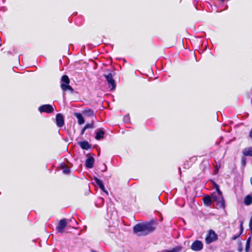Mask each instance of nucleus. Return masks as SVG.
I'll return each instance as SVG.
<instances>
[{
    "instance_id": "1",
    "label": "nucleus",
    "mask_w": 252,
    "mask_h": 252,
    "mask_svg": "<svg viewBox=\"0 0 252 252\" xmlns=\"http://www.w3.org/2000/svg\"><path fill=\"white\" fill-rule=\"evenodd\" d=\"M156 228V223L153 221L139 223L133 227V232L138 236H145L153 232Z\"/></svg>"
},
{
    "instance_id": "2",
    "label": "nucleus",
    "mask_w": 252,
    "mask_h": 252,
    "mask_svg": "<svg viewBox=\"0 0 252 252\" xmlns=\"http://www.w3.org/2000/svg\"><path fill=\"white\" fill-rule=\"evenodd\" d=\"M213 202L216 203L214 205L217 209H224L225 208V201L222 196H217L216 195L213 194Z\"/></svg>"
},
{
    "instance_id": "3",
    "label": "nucleus",
    "mask_w": 252,
    "mask_h": 252,
    "mask_svg": "<svg viewBox=\"0 0 252 252\" xmlns=\"http://www.w3.org/2000/svg\"><path fill=\"white\" fill-rule=\"evenodd\" d=\"M217 235L216 233L213 230H210L205 240L207 244H210L217 240Z\"/></svg>"
},
{
    "instance_id": "4",
    "label": "nucleus",
    "mask_w": 252,
    "mask_h": 252,
    "mask_svg": "<svg viewBox=\"0 0 252 252\" xmlns=\"http://www.w3.org/2000/svg\"><path fill=\"white\" fill-rule=\"evenodd\" d=\"M203 247V244L201 241L196 240L191 245V249L194 251H200Z\"/></svg>"
},
{
    "instance_id": "5",
    "label": "nucleus",
    "mask_w": 252,
    "mask_h": 252,
    "mask_svg": "<svg viewBox=\"0 0 252 252\" xmlns=\"http://www.w3.org/2000/svg\"><path fill=\"white\" fill-rule=\"evenodd\" d=\"M104 76L106 78L107 82L110 85V87L111 86V90L114 89L116 87V84L115 80L113 79L112 73H110L108 74H105Z\"/></svg>"
},
{
    "instance_id": "6",
    "label": "nucleus",
    "mask_w": 252,
    "mask_h": 252,
    "mask_svg": "<svg viewBox=\"0 0 252 252\" xmlns=\"http://www.w3.org/2000/svg\"><path fill=\"white\" fill-rule=\"evenodd\" d=\"M67 225V221L65 219H62L60 220L56 229L59 233H62L63 232L64 229Z\"/></svg>"
},
{
    "instance_id": "7",
    "label": "nucleus",
    "mask_w": 252,
    "mask_h": 252,
    "mask_svg": "<svg viewBox=\"0 0 252 252\" xmlns=\"http://www.w3.org/2000/svg\"><path fill=\"white\" fill-rule=\"evenodd\" d=\"M38 110L41 112H46L47 113H51L53 111L54 108L52 105L49 104H45L40 106L38 108Z\"/></svg>"
},
{
    "instance_id": "8",
    "label": "nucleus",
    "mask_w": 252,
    "mask_h": 252,
    "mask_svg": "<svg viewBox=\"0 0 252 252\" xmlns=\"http://www.w3.org/2000/svg\"><path fill=\"white\" fill-rule=\"evenodd\" d=\"M56 123L57 126L59 127H62L64 125V119L63 115L60 114H57L56 116Z\"/></svg>"
},
{
    "instance_id": "9",
    "label": "nucleus",
    "mask_w": 252,
    "mask_h": 252,
    "mask_svg": "<svg viewBox=\"0 0 252 252\" xmlns=\"http://www.w3.org/2000/svg\"><path fill=\"white\" fill-rule=\"evenodd\" d=\"M94 162V159L93 157H90L87 158L85 161V166L87 168H92Z\"/></svg>"
},
{
    "instance_id": "10",
    "label": "nucleus",
    "mask_w": 252,
    "mask_h": 252,
    "mask_svg": "<svg viewBox=\"0 0 252 252\" xmlns=\"http://www.w3.org/2000/svg\"><path fill=\"white\" fill-rule=\"evenodd\" d=\"M203 201L204 202V204L205 206L207 207L210 206L212 202H213V194L212 195V196L210 197L209 195H206L203 198Z\"/></svg>"
},
{
    "instance_id": "11",
    "label": "nucleus",
    "mask_w": 252,
    "mask_h": 252,
    "mask_svg": "<svg viewBox=\"0 0 252 252\" xmlns=\"http://www.w3.org/2000/svg\"><path fill=\"white\" fill-rule=\"evenodd\" d=\"M104 133L105 132L102 128L97 129L96 131V135L95 137V139L97 140H100L103 138Z\"/></svg>"
},
{
    "instance_id": "12",
    "label": "nucleus",
    "mask_w": 252,
    "mask_h": 252,
    "mask_svg": "<svg viewBox=\"0 0 252 252\" xmlns=\"http://www.w3.org/2000/svg\"><path fill=\"white\" fill-rule=\"evenodd\" d=\"M74 116L77 118L78 120V123L79 125H82L84 123V119L81 113H75Z\"/></svg>"
},
{
    "instance_id": "13",
    "label": "nucleus",
    "mask_w": 252,
    "mask_h": 252,
    "mask_svg": "<svg viewBox=\"0 0 252 252\" xmlns=\"http://www.w3.org/2000/svg\"><path fill=\"white\" fill-rule=\"evenodd\" d=\"M79 146L83 149L88 150L90 148L91 146L87 141H81L78 143Z\"/></svg>"
},
{
    "instance_id": "14",
    "label": "nucleus",
    "mask_w": 252,
    "mask_h": 252,
    "mask_svg": "<svg viewBox=\"0 0 252 252\" xmlns=\"http://www.w3.org/2000/svg\"><path fill=\"white\" fill-rule=\"evenodd\" d=\"M243 154L245 156H252V147L245 148L243 151Z\"/></svg>"
},
{
    "instance_id": "15",
    "label": "nucleus",
    "mask_w": 252,
    "mask_h": 252,
    "mask_svg": "<svg viewBox=\"0 0 252 252\" xmlns=\"http://www.w3.org/2000/svg\"><path fill=\"white\" fill-rule=\"evenodd\" d=\"M244 203L246 205L249 206L252 204V196L247 195L244 199Z\"/></svg>"
},
{
    "instance_id": "16",
    "label": "nucleus",
    "mask_w": 252,
    "mask_h": 252,
    "mask_svg": "<svg viewBox=\"0 0 252 252\" xmlns=\"http://www.w3.org/2000/svg\"><path fill=\"white\" fill-rule=\"evenodd\" d=\"M83 114L88 117H92L94 116V112L91 109H86L83 111Z\"/></svg>"
},
{
    "instance_id": "17",
    "label": "nucleus",
    "mask_w": 252,
    "mask_h": 252,
    "mask_svg": "<svg viewBox=\"0 0 252 252\" xmlns=\"http://www.w3.org/2000/svg\"><path fill=\"white\" fill-rule=\"evenodd\" d=\"M61 88L64 91H66L67 90L70 91L71 93L73 92V89L72 88V87L69 85L68 84H61Z\"/></svg>"
},
{
    "instance_id": "18",
    "label": "nucleus",
    "mask_w": 252,
    "mask_h": 252,
    "mask_svg": "<svg viewBox=\"0 0 252 252\" xmlns=\"http://www.w3.org/2000/svg\"><path fill=\"white\" fill-rule=\"evenodd\" d=\"M61 80L63 83H63V84H69V78L66 75H63L62 76Z\"/></svg>"
},
{
    "instance_id": "19",
    "label": "nucleus",
    "mask_w": 252,
    "mask_h": 252,
    "mask_svg": "<svg viewBox=\"0 0 252 252\" xmlns=\"http://www.w3.org/2000/svg\"><path fill=\"white\" fill-rule=\"evenodd\" d=\"M94 180L99 188L103 185L102 182L96 177L94 178Z\"/></svg>"
},
{
    "instance_id": "20",
    "label": "nucleus",
    "mask_w": 252,
    "mask_h": 252,
    "mask_svg": "<svg viewBox=\"0 0 252 252\" xmlns=\"http://www.w3.org/2000/svg\"><path fill=\"white\" fill-rule=\"evenodd\" d=\"M215 187H216V190H217V193L218 194V196H222V192L220 190L219 186L218 185L215 184Z\"/></svg>"
},
{
    "instance_id": "21",
    "label": "nucleus",
    "mask_w": 252,
    "mask_h": 252,
    "mask_svg": "<svg viewBox=\"0 0 252 252\" xmlns=\"http://www.w3.org/2000/svg\"><path fill=\"white\" fill-rule=\"evenodd\" d=\"M123 120L125 123H129L130 121V117L128 115H126L124 117Z\"/></svg>"
},
{
    "instance_id": "22",
    "label": "nucleus",
    "mask_w": 252,
    "mask_h": 252,
    "mask_svg": "<svg viewBox=\"0 0 252 252\" xmlns=\"http://www.w3.org/2000/svg\"><path fill=\"white\" fill-rule=\"evenodd\" d=\"M63 172L64 174H68L70 173V169L68 167H64L63 168Z\"/></svg>"
},
{
    "instance_id": "23",
    "label": "nucleus",
    "mask_w": 252,
    "mask_h": 252,
    "mask_svg": "<svg viewBox=\"0 0 252 252\" xmlns=\"http://www.w3.org/2000/svg\"><path fill=\"white\" fill-rule=\"evenodd\" d=\"M242 234L241 233L239 232V233L234 235L232 236V239L233 240H236L239 236Z\"/></svg>"
},
{
    "instance_id": "24",
    "label": "nucleus",
    "mask_w": 252,
    "mask_h": 252,
    "mask_svg": "<svg viewBox=\"0 0 252 252\" xmlns=\"http://www.w3.org/2000/svg\"><path fill=\"white\" fill-rule=\"evenodd\" d=\"M85 127L86 128V129H87V128H93V124H87L86 125Z\"/></svg>"
},
{
    "instance_id": "25",
    "label": "nucleus",
    "mask_w": 252,
    "mask_h": 252,
    "mask_svg": "<svg viewBox=\"0 0 252 252\" xmlns=\"http://www.w3.org/2000/svg\"><path fill=\"white\" fill-rule=\"evenodd\" d=\"M240 232L242 233L243 231V222L242 220H240Z\"/></svg>"
},
{
    "instance_id": "26",
    "label": "nucleus",
    "mask_w": 252,
    "mask_h": 252,
    "mask_svg": "<svg viewBox=\"0 0 252 252\" xmlns=\"http://www.w3.org/2000/svg\"><path fill=\"white\" fill-rule=\"evenodd\" d=\"M100 189L105 192L107 195L108 194V193L107 191L105 189L104 186L103 185L101 187H100Z\"/></svg>"
},
{
    "instance_id": "27",
    "label": "nucleus",
    "mask_w": 252,
    "mask_h": 252,
    "mask_svg": "<svg viewBox=\"0 0 252 252\" xmlns=\"http://www.w3.org/2000/svg\"><path fill=\"white\" fill-rule=\"evenodd\" d=\"M249 227L250 230L252 231V215L249 222Z\"/></svg>"
},
{
    "instance_id": "28",
    "label": "nucleus",
    "mask_w": 252,
    "mask_h": 252,
    "mask_svg": "<svg viewBox=\"0 0 252 252\" xmlns=\"http://www.w3.org/2000/svg\"><path fill=\"white\" fill-rule=\"evenodd\" d=\"M250 247V244L246 243V252H249Z\"/></svg>"
},
{
    "instance_id": "29",
    "label": "nucleus",
    "mask_w": 252,
    "mask_h": 252,
    "mask_svg": "<svg viewBox=\"0 0 252 252\" xmlns=\"http://www.w3.org/2000/svg\"><path fill=\"white\" fill-rule=\"evenodd\" d=\"M242 162L243 163V164L244 165L245 164V162H246V158H245L244 157H243L242 158Z\"/></svg>"
},
{
    "instance_id": "30",
    "label": "nucleus",
    "mask_w": 252,
    "mask_h": 252,
    "mask_svg": "<svg viewBox=\"0 0 252 252\" xmlns=\"http://www.w3.org/2000/svg\"><path fill=\"white\" fill-rule=\"evenodd\" d=\"M86 129V128L84 126L82 130H81V134H83L84 133V132H85V130Z\"/></svg>"
},
{
    "instance_id": "31",
    "label": "nucleus",
    "mask_w": 252,
    "mask_h": 252,
    "mask_svg": "<svg viewBox=\"0 0 252 252\" xmlns=\"http://www.w3.org/2000/svg\"><path fill=\"white\" fill-rule=\"evenodd\" d=\"M247 244H251V237H249L248 240H247Z\"/></svg>"
},
{
    "instance_id": "32",
    "label": "nucleus",
    "mask_w": 252,
    "mask_h": 252,
    "mask_svg": "<svg viewBox=\"0 0 252 252\" xmlns=\"http://www.w3.org/2000/svg\"><path fill=\"white\" fill-rule=\"evenodd\" d=\"M249 136L252 139V130L250 132Z\"/></svg>"
},
{
    "instance_id": "33",
    "label": "nucleus",
    "mask_w": 252,
    "mask_h": 252,
    "mask_svg": "<svg viewBox=\"0 0 252 252\" xmlns=\"http://www.w3.org/2000/svg\"><path fill=\"white\" fill-rule=\"evenodd\" d=\"M242 250V248H239V249H238V251L241 252Z\"/></svg>"
},
{
    "instance_id": "34",
    "label": "nucleus",
    "mask_w": 252,
    "mask_h": 252,
    "mask_svg": "<svg viewBox=\"0 0 252 252\" xmlns=\"http://www.w3.org/2000/svg\"><path fill=\"white\" fill-rule=\"evenodd\" d=\"M92 252H96V251H94V250H92Z\"/></svg>"
}]
</instances>
